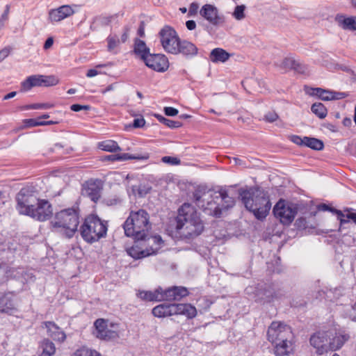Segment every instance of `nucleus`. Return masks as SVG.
Here are the masks:
<instances>
[{"label":"nucleus","instance_id":"f257e3e1","mask_svg":"<svg viewBox=\"0 0 356 356\" xmlns=\"http://www.w3.org/2000/svg\"><path fill=\"white\" fill-rule=\"evenodd\" d=\"M175 221V234L182 240H193L204 230V224L200 214L189 203H184L179 208Z\"/></svg>","mask_w":356,"mask_h":356},{"label":"nucleus","instance_id":"f03ea898","mask_svg":"<svg viewBox=\"0 0 356 356\" xmlns=\"http://www.w3.org/2000/svg\"><path fill=\"white\" fill-rule=\"evenodd\" d=\"M80 209L77 204L56 212L50 221L51 229L66 238H72L80 223Z\"/></svg>","mask_w":356,"mask_h":356},{"label":"nucleus","instance_id":"7ed1b4c3","mask_svg":"<svg viewBox=\"0 0 356 356\" xmlns=\"http://www.w3.org/2000/svg\"><path fill=\"white\" fill-rule=\"evenodd\" d=\"M239 195L245 208L251 211L257 219L266 218L271 208L268 196L260 191L254 193L252 190H241Z\"/></svg>","mask_w":356,"mask_h":356},{"label":"nucleus","instance_id":"20e7f679","mask_svg":"<svg viewBox=\"0 0 356 356\" xmlns=\"http://www.w3.org/2000/svg\"><path fill=\"white\" fill-rule=\"evenodd\" d=\"M124 234L128 237L141 238L152 228L149 216L144 209L131 211L123 225Z\"/></svg>","mask_w":356,"mask_h":356},{"label":"nucleus","instance_id":"39448f33","mask_svg":"<svg viewBox=\"0 0 356 356\" xmlns=\"http://www.w3.org/2000/svg\"><path fill=\"white\" fill-rule=\"evenodd\" d=\"M134 241V244L127 250V253L135 259L156 254L163 244L161 236L149 235V232H146L141 238H135Z\"/></svg>","mask_w":356,"mask_h":356},{"label":"nucleus","instance_id":"423d86ee","mask_svg":"<svg viewBox=\"0 0 356 356\" xmlns=\"http://www.w3.org/2000/svg\"><path fill=\"white\" fill-rule=\"evenodd\" d=\"M107 231L108 222L92 214L88 216L80 227V234L82 238L90 244L105 238Z\"/></svg>","mask_w":356,"mask_h":356},{"label":"nucleus","instance_id":"0eeeda50","mask_svg":"<svg viewBox=\"0 0 356 356\" xmlns=\"http://www.w3.org/2000/svg\"><path fill=\"white\" fill-rule=\"evenodd\" d=\"M152 314L158 318L183 315L188 318H193L197 315V309L194 306L188 303H164L154 307L152 309Z\"/></svg>","mask_w":356,"mask_h":356},{"label":"nucleus","instance_id":"6e6552de","mask_svg":"<svg viewBox=\"0 0 356 356\" xmlns=\"http://www.w3.org/2000/svg\"><path fill=\"white\" fill-rule=\"evenodd\" d=\"M159 37L163 49L169 54L176 55L180 40L176 31L169 26H165L160 30Z\"/></svg>","mask_w":356,"mask_h":356},{"label":"nucleus","instance_id":"1a4fd4ad","mask_svg":"<svg viewBox=\"0 0 356 356\" xmlns=\"http://www.w3.org/2000/svg\"><path fill=\"white\" fill-rule=\"evenodd\" d=\"M215 191H209L203 195V198L195 195V198L197 206L202 209L204 212L209 216L220 217L222 213V209L219 201L213 198V194Z\"/></svg>","mask_w":356,"mask_h":356},{"label":"nucleus","instance_id":"9d476101","mask_svg":"<svg viewBox=\"0 0 356 356\" xmlns=\"http://www.w3.org/2000/svg\"><path fill=\"white\" fill-rule=\"evenodd\" d=\"M39 200L36 193L30 188H23L16 196V209L22 215H26Z\"/></svg>","mask_w":356,"mask_h":356},{"label":"nucleus","instance_id":"9b49d317","mask_svg":"<svg viewBox=\"0 0 356 356\" xmlns=\"http://www.w3.org/2000/svg\"><path fill=\"white\" fill-rule=\"evenodd\" d=\"M287 338H293V334L290 326L280 322L273 321L268 328L267 339L274 344L282 339Z\"/></svg>","mask_w":356,"mask_h":356},{"label":"nucleus","instance_id":"f8f14e48","mask_svg":"<svg viewBox=\"0 0 356 356\" xmlns=\"http://www.w3.org/2000/svg\"><path fill=\"white\" fill-rule=\"evenodd\" d=\"M298 212L297 207L293 204L286 202L280 200L274 207L273 213L281 223L284 225L291 224Z\"/></svg>","mask_w":356,"mask_h":356},{"label":"nucleus","instance_id":"ddd939ff","mask_svg":"<svg viewBox=\"0 0 356 356\" xmlns=\"http://www.w3.org/2000/svg\"><path fill=\"white\" fill-rule=\"evenodd\" d=\"M52 213V206L49 201L39 198L37 203L25 216H29L38 221L44 222L49 220L51 217Z\"/></svg>","mask_w":356,"mask_h":356},{"label":"nucleus","instance_id":"4468645a","mask_svg":"<svg viewBox=\"0 0 356 356\" xmlns=\"http://www.w3.org/2000/svg\"><path fill=\"white\" fill-rule=\"evenodd\" d=\"M96 336L103 340H111L119 337L117 325H108V322L102 318H99L95 322Z\"/></svg>","mask_w":356,"mask_h":356},{"label":"nucleus","instance_id":"2eb2a0df","mask_svg":"<svg viewBox=\"0 0 356 356\" xmlns=\"http://www.w3.org/2000/svg\"><path fill=\"white\" fill-rule=\"evenodd\" d=\"M332 331L318 332L310 337L311 345L316 349V353L322 355L330 350V338Z\"/></svg>","mask_w":356,"mask_h":356},{"label":"nucleus","instance_id":"dca6fc26","mask_svg":"<svg viewBox=\"0 0 356 356\" xmlns=\"http://www.w3.org/2000/svg\"><path fill=\"white\" fill-rule=\"evenodd\" d=\"M103 182L99 179H90L82 185V194L97 202L101 197Z\"/></svg>","mask_w":356,"mask_h":356},{"label":"nucleus","instance_id":"f3484780","mask_svg":"<svg viewBox=\"0 0 356 356\" xmlns=\"http://www.w3.org/2000/svg\"><path fill=\"white\" fill-rule=\"evenodd\" d=\"M143 61L148 67L159 72H165L169 67L168 60L163 54H149Z\"/></svg>","mask_w":356,"mask_h":356},{"label":"nucleus","instance_id":"a211bd4d","mask_svg":"<svg viewBox=\"0 0 356 356\" xmlns=\"http://www.w3.org/2000/svg\"><path fill=\"white\" fill-rule=\"evenodd\" d=\"M163 301H180L189 295L188 289L182 286H173L166 289H162Z\"/></svg>","mask_w":356,"mask_h":356},{"label":"nucleus","instance_id":"6ab92c4d","mask_svg":"<svg viewBox=\"0 0 356 356\" xmlns=\"http://www.w3.org/2000/svg\"><path fill=\"white\" fill-rule=\"evenodd\" d=\"M200 14L214 26L219 25L224 22L223 17L219 15L217 8L211 4L204 5L200 10Z\"/></svg>","mask_w":356,"mask_h":356},{"label":"nucleus","instance_id":"aec40b11","mask_svg":"<svg viewBox=\"0 0 356 356\" xmlns=\"http://www.w3.org/2000/svg\"><path fill=\"white\" fill-rule=\"evenodd\" d=\"M73 7H76V6L63 5L58 8L51 9L49 13L50 21L58 22L72 16L74 13Z\"/></svg>","mask_w":356,"mask_h":356},{"label":"nucleus","instance_id":"412c9836","mask_svg":"<svg viewBox=\"0 0 356 356\" xmlns=\"http://www.w3.org/2000/svg\"><path fill=\"white\" fill-rule=\"evenodd\" d=\"M329 331L332 332V335H330V350L340 349L350 338L349 334L343 330L334 329Z\"/></svg>","mask_w":356,"mask_h":356},{"label":"nucleus","instance_id":"4be33fe9","mask_svg":"<svg viewBox=\"0 0 356 356\" xmlns=\"http://www.w3.org/2000/svg\"><path fill=\"white\" fill-rule=\"evenodd\" d=\"M274 353L276 356H289L294 349L293 338H287L274 344Z\"/></svg>","mask_w":356,"mask_h":356},{"label":"nucleus","instance_id":"5701e85b","mask_svg":"<svg viewBox=\"0 0 356 356\" xmlns=\"http://www.w3.org/2000/svg\"><path fill=\"white\" fill-rule=\"evenodd\" d=\"M213 198L216 201H219L222 211L227 210L235 204L234 199L230 197L225 189L215 191L213 194Z\"/></svg>","mask_w":356,"mask_h":356},{"label":"nucleus","instance_id":"b1692460","mask_svg":"<svg viewBox=\"0 0 356 356\" xmlns=\"http://www.w3.org/2000/svg\"><path fill=\"white\" fill-rule=\"evenodd\" d=\"M17 311L15 296L8 293L0 298V312L13 314Z\"/></svg>","mask_w":356,"mask_h":356},{"label":"nucleus","instance_id":"393cba45","mask_svg":"<svg viewBox=\"0 0 356 356\" xmlns=\"http://www.w3.org/2000/svg\"><path fill=\"white\" fill-rule=\"evenodd\" d=\"M43 324L47 328L48 336L52 339L59 342H63L65 340V333L54 322L46 321Z\"/></svg>","mask_w":356,"mask_h":356},{"label":"nucleus","instance_id":"a878e982","mask_svg":"<svg viewBox=\"0 0 356 356\" xmlns=\"http://www.w3.org/2000/svg\"><path fill=\"white\" fill-rule=\"evenodd\" d=\"M312 95L318 96L323 101H330L332 99H340L346 97L343 92H334L330 90H323L321 88L313 89Z\"/></svg>","mask_w":356,"mask_h":356},{"label":"nucleus","instance_id":"bb28decb","mask_svg":"<svg viewBox=\"0 0 356 356\" xmlns=\"http://www.w3.org/2000/svg\"><path fill=\"white\" fill-rule=\"evenodd\" d=\"M338 25L344 30L356 31V16L346 17L338 15L335 17Z\"/></svg>","mask_w":356,"mask_h":356},{"label":"nucleus","instance_id":"cd10ccee","mask_svg":"<svg viewBox=\"0 0 356 356\" xmlns=\"http://www.w3.org/2000/svg\"><path fill=\"white\" fill-rule=\"evenodd\" d=\"M197 53V48L194 44L185 40H179L177 54H181L186 56H193L196 55Z\"/></svg>","mask_w":356,"mask_h":356},{"label":"nucleus","instance_id":"c85d7f7f","mask_svg":"<svg viewBox=\"0 0 356 356\" xmlns=\"http://www.w3.org/2000/svg\"><path fill=\"white\" fill-rule=\"evenodd\" d=\"M140 299L147 301H163L162 288L159 287L154 291H141L137 293Z\"/></svg>","mask_w":356,"mask_h":356},{"label":"nucleus","instance_id":"c756f323","mask_svg":"<svg viewBox=\"0 0 356 356\" xmlns=\"http://www.w3.org/2000/svg\"><path fill=\"white\" fill-rule=\"evenodd\" d=\"M134 52L143 60L150 54L149 49L147 47L145 42L138 38H136L134 40Z\"/></svg>","mask_w":356,"mask_h":356},{"label":"nucleus","instance_id":"7c9ffc66","mask_svg":"<svg viewBox=\"0 0 356 356\" xmlns=\"http://www.w3.org/2000/svg\"><path fill=\"white\" fill-rule=\"evenodd\" d=\"M42 79H43V75H32L27 77L26 79L22 83V90L26 92L33 87L42 86Z\"/></svg>","mask_w":356,"mask_h":356},{"label":"nucleus","instance_id":"2f4dec72","mask_svg":"<svg viewBox=\"0 0 356 356\" xmlns=\"http://www.w3.org/2000/svg\"><path fill=\"white\" fill-rule=\"evenodd\" d=\"M282 65L286 69H294L300 72H304L305 70V67L303 64L290 56L286 57L283 60Z\"/></svg>","mask_w":356,"mask_h":356},{"label":"nucleus","instance_id":"473e14b6","mask_svg":"<svg viewBox=\"0 0 356 356\" xmlns=\"http://www.w3.org/2000/svg\"><path fill=\"white\" fill-rule=\"evenodd\" d=\"M229 58V54L221 48L213 49L210 54V59L213 63H224Z\"/></svg>","mask_w":356,"mask_h":356},{"label":"nucleus","instance_id":"72a5a7b5","mask_svg":"<svg viewBox=\"0 0 356 356\" xmlns=\"http://www.w3.org/2000/svg\"><path fill=\"white\" fill-rule=\"evenodd\" d=\"M41 348H42V352L39 356H52L55 354V345L48 339H45L42 341Z\"/></svg>","mask_w":356,"mask_h":356},{"label":"nucleus","instance_id":"f704fd0d","mask_svg":"<svg viewBox=\"0 0 356 356\" xmlns=\"http://www.w3.org/2000/svg\"><path fill=\"white\" fill-rule=\"evenodd\" d=\"M98 147L102 150L109 152H115L121 150L118 143L112 140H107L99 143Z\"/></svg>","mask_w":356,"mask_h":356},{"label":"nucleus","instance_id":"c9c22d12","mask_svg":"<svg viewBox=\"0 0 356 356\" xmlns=\"http://www.w3.org/2000/svg\"><path fill=\"white\" fill-rule=\"evenodd\" d=\"M149 158V153H144L143 154H129L128 153L117 154V161H127L129 159H136L141 161H147Z\"/></svg>","mask_w":356,"mask_h":356},{"label":"nucleus","instance_id":"e433bc0d","mask_svg":"<svg viewBox=\"0 0 356 356\" xmlns=\"http://www.w3.org/2000/svg\"><path fill=\"white\" fill-rule=\"evenodd\" d=\"M305 147H308L314 150H321L323 149L324 145L322 140L305 136Z\"/></svg>","mask_w":356,"mask_h":356},{"label":"nucleus","instance_id":"4c0bfd02","mask_svg":"<svg viewBox=\"0 0 356 356\" xmlns=\"http://www.w3.org/2000/svg\"><path fill=\"white\" fill-rule=\"evenodd\" d=\"M312 111L319 118L323 119L326 117L327 111L322 103H314L312 106Z\"/></svg>","mask_w":356,"mask_h":356},{"label":"nucleus","instance_id":"58836bf2","mask_svg":"<svg viewBox=\"0 0 356 356\" xmlns=\"http://www.w3.org/2000/svg\"><path fill=\"white\" fill-rule=\"evenodd\" d=\"M156 117L160 122L163 123V124L166 125L170 128H178L182 125L181 122L179 121L172 120L165 118V117L161 115H156Z\"/></svg>","mask_w":356,"mask_h":356},{"label":"nucleus","instance_id":"ea45409f","mask_svg":"<svg viewBox=\"0 0 356 356\" xmlns=\"http://www.w3.org/2000/svg\"><path fill=\"white\" fill-rule=\"evenodd\" d=\"M108 42V50L110 52H113L114 54L117 53L115 49L119 45L120 41L117 35H109L107 38Z\"/></svg>","mask_w":356,"mask_h":356},{"label":"nucleus","instance_id":"a19ab883","mask_svg":"<svg viewBox=\"0 0 356 356\" xmlns=\"http://www.w3.org/2000/svg\"><path fill=\"white\" fill-rule=\"evenodd\" d=\"M72 356H102L99 353L95 350L83 347L77 350Z\"/></svg>","mask_w":356,"mask_h":356},{"label":"nucleus","instance_id":"79ce46f5","mask_svg":"<svg viewBox=\"0 0 356 356\" xmlns=\"http://www.w3.org/2000/svg\"><path fill=\"white\" fill-rule=\"evenodd\" d=\"M279 297L278 293L275 292L273 288L269 287L264 290V296L262 299L264 302H271Z\"/></svg>","mask_w":356,"mask_h":356},{"label":"nucleus","instance_id":"37998d69","mask_svg":"<svg viewBox=\"0 0 356 356\" xmlns=\"http://www.w3.org/2000/svg\"><path fill=\"white\" fill-rule=\"evenodd\" d=\"M245 6L244 5L236 6L232 13L233 17L236 20H242L245 18Z\"/></svg>","mask_w":356,"mask_h":356},{"label":"nucleus","instance_id":"c03bdc74","mask_svg":"<svg viewBox=\"0 0 356 356\" xmlns=\"http://www.w3.org/2000/svg\"><path fill=\"white\" fill-rule=\"evenodd\" d=\"M23 124L25 128L42 126L41 121L33 118L24 120Z\"/></svg>","mask_w":356,"mask_h":356},{"label":"nucleus","instance_id":"a18cd8bd","mask_svg":"<svg viewBox=\"0 0 356 356\" xmlns=\"http://www.w3.org/2000/svg\"><path fill=\"white\" fill-rule=\"evenodd\" d=\"M41 82H42V86H51L56 85L58 83V81L54 76H47L43 75V79H42Z\"/></svg>","mask_w":356,"mask_h":356},{"label":"nucleus","instance_id":"49530a36","mask_svg":"<svg viewBox=\"0 0 356 356\" xmlns=\"http://www.w3.org/2000/svg\"><path fill=\"white\" fill-rule=\"evenodd\" d=\"M54 105L50 103L33 104L27 106L29 109H48L53 108Z\"/></svg>","mask_w":356,"mask_h":356},{"label":"nucleus","instance_id":"de8ad7c7","mask_svg":"<svg viewBox=\"0 0 356 356\" xmlns=\"http://www.w3.org/2000/svg\"><path fill=\"white\" fill-rule=\"evenodd\" d=\"M161 161L165 163H168L172 165H179L181 163L179 159L168 156L162 157Z\"/></svg>","mask_w":356,"mask_h":356},{"label":"nucleus","instance_id":"09e8293b","mask_svg":"<svg viewBox=\"0 0 356 356\" xmlns=\"http://www.w3.org/2000/svg\"><path fill=\"white\" fill-rule=\"evenodd\" d=\"M278 115L275 111H268L264 117V120L268 122H274L278 119Z\"/></svg>","mask_w":356,"mask_h":356},{"label":"nucleus","instance_id":"8fccbe9b","mask_svg":"<svg viewBox=\"0 0 356 356\" xmlns=\"http://www.w3.org/2000/svg\"><path fill=\"white\" fill-rule=\"evenodd\" d=\"M305 137H300L299 136L296 135H292L290 136V140L293 143L299 145V146H304L305 145Z\"/></svg>","mask_w":356,"mask_h":356},{"label":"nucleus","instance_id":"3c124183","mask_svg":"<svg viewBox=\"0 0 356 356\" xmlns=\"http://www.w3.org/2000/svg\"><path fill=\"white\" fill-rule=\"evenodd\" d=\"M12 48L6 47L0 51V63L6 59L10 54Z\"/></svg>","mask_w":356,"mask_h":356},{"label":"nucleus","instance_id":"603ef678","mask_svg":"<svg viewBox=\"0 0 356 356\" xmlns=\"http://www.w3.org/2000/svg\"><path fill=\"white\" fill-rule=\"evenodd\" d=\"M70 109L74 112H79L81 110L88 111L90 109V106L89 105L72 104Z\"/></svg>","mask_w":356,"mask_h":356},{"label":"nucleus","instance_id":"864d4df0","mask_svg":"<svg viewBox=\"0 0 356 356\" xmlns=\"http://www.w3.org/2000/svg\"><path fill=\"white\" fill-rule=\"evenodd\" d=\"M145 124V120L143 117L135 118L133 121V127L134 128H141Z\"/></svg>","mask_w":356,"mask_h":356},{"label":"nucleus","instance_id":"5fc2aeb1","mask_svg":"<svg viewBox=\"0 0 356 356\" xmlns=\"http://www.w3.org/2000/svg\"><path fill=\"white\" fill-rule=\"evenodd\" d=\"M199 8V5L196 2H193L191 3L189 8H188V15L189 16H193L197 14V10Z\"/></svg>","mask_w":356,"mask_h":356},{"label":"nucleus","instance_id":"6e6d98bb","mask_svg":"<svg viewBox=\"0 0 356 356\" xmlns=\"http://www.w3.org/2000/svg\"><path fill=\"white\" fill-rule=\"evenodd\" d=\"M164 112L168 116H175L178 113V110L173 107H165Z\"/></svg>","mask_w":356,"mask_h":356},{"label":"nucleus","instance_id":"4d7b16f0","mask_svg":"<svg viewBox=\"0 0 356 356\" xmlns=\"http://www.w3.org/2000/svg\"><path fill=\"white\" fill-rule=\"evenodd\" d=\"M129 28L124 27L123 29V33L121 35V38H120V41L122 43L125 42L127 40V39L129 38Z\"/></svg>","mask_w":356,"mask_h":356},{"label":"nucleus","instance_id":"13d9d810","mask_svg":"<svg viewBox=\"0 0 356 356\" xmlns=\"http://www.w3.org/2000/svg\"><path fill=\"white\" fill-rule=\"evenodd\" d=\"M296 224L299 228H305L307 226V220L305 218H300L297 219Z\"/></svg>","mask_w":356,"mask_h":356},{"label":"nucleus","instance_id":"bf43d9fd","mask_svg":"<svg viewBox=\"0 0 356 356\" xmlns=\"http://www.w3.org/2000/svg\"><path fill=\"white\" fill-rule=\"evenodd\" d=\"M187 29L190 31H193L196 28V23L193 20H188L186 22Z\"/></svg>","mask_w":356,"mask_h":356},{"label":"nucleus","instance_id":"052dcab7","mask_svg":"<svg viewBox=\"0 0 356 356\" xmlns=\"http://www.w3.org/2000/svg\"><path fill=\"white\" fill-rule=\"evenodd\" d=\"M53 43H54V40H53L52 38H47V40L44 42V49H48L49 48H50L53 45Z\"/></svg>","mask_w":356,"mask_h":356},{"label":"nucleus","instance_id":"680f3d73","mask_svg":"<svg viewBox=\"0 0 356 356\" xmlns=\"http://www.w3.org/2000/svg\"><path fill=\"white\" fill-rule=\"evenodd\" d=\"M98 71L95 69H90L87 72L86 76L88 77H93L98 74Z\"/></svg>","mask_w":356,"mask_h":356},{"label":"nucleus","instance_id":"e2e57ef3","mask_svg":"<svg viewBox=\"0 0 356 356\" xmlns=\"http://www.w3.org/2000/svg\"><path fill=\"white\" fill-rule=\"evenodd\" d=\"M138 35L140 36V37H144L145 36V28H144V26L143 24H141L138 29Z\"/></svg>","mask_w":356,"mask_h":356},{"label":"nucleus","instance_id":"0e129e2a","mask_svg":"<svg viewBox=\"0 0 356 356\" xmlns=\"http://www.w3.org/2000/svg\"><path fill=\"white\" fill-rule=\"evenodd\" d=\"M346 218L352 220L356 224V212L355 213H348L346 214Z\"/></svg>","mask_w":356,"mask_h":356},{"label":"nucleus","instance_id":"69168bd1","mask_svg":"<svg viewBox=\"0 0 356 356\" xmlns=\"http://www.w3.org/2000/svg\"><path fill=\"white\" fill-rule=\"evenodd\" d=\"M318 209L319 210H321V211H328L330 209V207H329L328 205L325 204H321L318 206Z\"/></svg>","mask_w":356,"mask_h":356},{"label":"nucleus","instance_id":"338daca9","mask_svg":"<svg viewBox=\"0 0 356 356\" xmlns=\"http://www.w3.org/2000/svg\"><path fill=\"white\" fill-rule=\"evenodd\" d=\"M116 158H117V154H111V155H108V156H105L104 160L114 161H117Z\"/></svg>","mask_w":356,"mask_h":356},{"label":"nucleus","instance_id":"774afa93","mask_svg":"<svg viewBox=\"0 0 356 356\" xmlns=\"http://www.w3.org/2000/svg\"><path fill=\"white\" fill-rule=\"evenodd\" d=\"M16 94H17L16 92H9L8 94H7L6 95H5L3 97V99L7 100V99H11V98L14 97L16 95Z\"/></svg>","mask_w":356,"mask_h":356}]
</instances>
